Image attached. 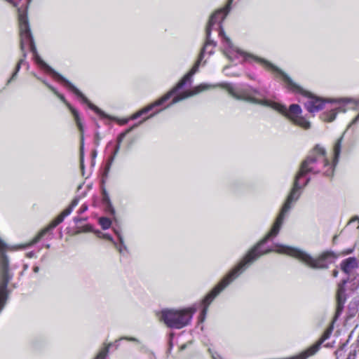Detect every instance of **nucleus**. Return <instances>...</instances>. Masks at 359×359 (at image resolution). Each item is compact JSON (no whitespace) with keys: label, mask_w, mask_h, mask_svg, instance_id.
<instances>
[{"label":"nucleus","mask_w":359,"mask_h":359,"mask_svg":"<svg viewBox=\"0 0 359 359\" xmlns=\"http://www.w3.org/2000/svg\"><path fill=\"white\" fill-rule=\"evenodd\" d=\"M343 138L344 136H341L335 142L333 147L332 160L331 161L326 156L325 148L318 144L302 162L299 170L294 177L292 188L270 231L220 279L201 301V304L203 306L201 316L203 318L208 312V306L214 299L262 255L271 252L285 254L298 259L306 266L314 269H327L330 264L334 262L337 255L332 251H325L317 257H313L308 252L299 248L288 245L276 243L272 248L266 249H264L263 245L268 241L276 237L279 233L286 215L298 201L302 190L311 180V178L306 176L307 174L316 175L322 173L327 177H332L334 175L335 166L340 156Z\"/></svg>","instance_id":"1"},{"label":"nucleus","mask_w":359,"mask_h":359,"mask_svg":"<svg viewBox=\"0 0 359 359\" xmlns=\"http://www.w3.org/2000/svg\"><path fill=\"white\" fill-rule=\"evenodd\" d=\"M217 87L225 88L232 97L237 100H245L251 103L269 107L285 116L293 124L304 129H309L311 127L310 122L302 116V110L299 104H292L287 109L282 104L267 100L266 98V90H260L249 86L234 88L227 83L217 84L201 83L195 86L191 91L176 96L165 108H168L184 99L196 95L203 91Z\"/></svg>","instance_id":"2"},{"label":"nucleus","mask_w":359,"mask_h":359,"mask_svg":"<svg viewBox=\"0 0 359 359\" xmlns=\"http://www.w3.org/2000/svg\"><path fill=\"white\" fill-rule=\"evenodd\" d=\"M233 1V0H228L226 6L224 8L218 9L210 16L205 29V43L201 49L197 61L194 65L191 70L187 74H185L184 77L170 91H168L166 94H165L154 102L137 111L130 117L131 119H136L140 117L142 115L148 113L156 107L161 106L164 102L168 101L171 97H173V100L178 95L189 92V90L180 92V90L187 85L191 84L192 76L198 72L201 62L205 55L208 54L210 55L214 53L213 50L217 43L211 38L212 31L217 32L219 36L222 38V41H224V35H225V34L222 28V22L231 10V4ZM195 87H194L191 90H189V91H191Z\"/></svg>","instance_id":"3"},{"label":"nucleus","mask_w":359,"mask_h":359,"mask_svg":"<svg viewBox=\"0 0 359 359\" xmlns=\"http://www.w3.org/2000/svg\"><path fill=\"white\" fill-rule=\"evenodd\" d=\"M18 12L20 36V49L22 54V58L18 61L14 72L7 81V84L10 83L16 78L18 73L21 68V65L25 61V58L27 57L26 50L29 48L30 51L33 53L35 62L41 69H43L47 73L52 74L55 79L62 82L70 90H72L78 97L81 99L83 103L86 104L90 109L93 110L101 118H111V117L105 114L104 111L91 103L90 100L74 85L67 80L61 74L56 72L44 61H43V60L39 57L36 52V48L34 45L33 37L29 28L27 11L21 10V8H18Z\"/></svg>","instance_id":"4"},{"label":"nucleus","mask_w":359,"mask_h":359,"mask_svg":"<svg viewBox=\"0 0 359 359\" xmlns=\"http://www.w3.org/2000/svg\"><path fill=\"white\" fill-rule=\"evenodd\" d=\"M223 46L224 54L229 60L234 62L239 60L240 57H242L245 61L252 60L260 63L266 70L270 71L275 77H283L289 85H294L292 83V79L282 69L264 58L248 53L238 48L233 46L230 39L226 35H224Z\"/></svg>","instance_id":"5"},{"label":"nucleus","mask_w":359,"mask_h":359,"mask_svg":"<svg viewBox=\"0 0 359 359\" xmlns=\"http://www.w3.org/2000/svg\"><path fill=\"white\" fill-rule=\"evenodd\" d=\"M196 309L195 306L182 309H165L157 313V317L168 327L180 330L190 323Z\"/></svg>","instance_id":"6"},{"label":"nucleus","mask_w":359,"mask_h":359,"mask_svg":"<svg viewBox=\"0 0 359 359\" xmlns=\"http://www.w3.org/2000/svg\"><path fill=\"white\" fill-rule=\"evenodd\" d=\"M276 78L280 81L285 88H286L289 91L296 94H301L308 97V100L305 102V107L310 113H316L319 111L323 108L325 104L328 102L327 100L315 96L309 92L306 91L299 85L296 83L292 79V83L294 85H291L290 86V85H289L283 77Z\"/></svg>","instance_id":"7"},{"label":"nucleus","mask_w":359,"mask_h":359,"mask_svg":"<svg viewBox=\"0 0 359 359\" xmlns=\"http://www.w3.org/2000/svg\"><path fill=\"white\" fill-rule=\"evenodd\" d=\"M72 114L74 117V119L76 122V126L80 132L81 138H80V161H81V169H83L84 168V163H83V158H84V129L83 123L81 121L80 115L79 111L76 110H73V112H72Z\"/></svg>","instance_id":"8"},{"label":"nucleus","mask_w":359,"mask_h":359,"mask_svg":"<svg viewBox=\"0 0 359 359\" xmlns=\"http://www.w3.org/2000/svg\"><path fill=\"white\" fill-rule=\"evenodd\" d=\"M332 108L321 114V118L326 122L333 121L339 112H345L346 109L342 106L341 102L334 101Z\"/></svg>","instance_id":"9"},{"label":"nucleus","mask_w":359,"mask_h":359,"mask_svg":"<svg viewBox=\"0 0 359 359\" xmlns=\"http://www.w3.org/2000/svg\"><path fill=\"white\" fill-rule=\"evenodd\" d=\"M347 283V280H343L341 283L338 285L337 292V312L341 311L344 306V304L346 301L345 294V285Z\"/></svg>","instance_id":"10"},{"label":"nucleus","mask_w":359,"mask_h":359,"mask_svg":"<svg viewBox=\"0 0 359 359\" xmlns=\"http://www.w3.org/2000/svg\"><path fill=\"white\" fill-rule=\"evenodd\" d=\"M358 266V261L355 257H348L341 263V270L347 275L351 274Z\"/></svg>","instance_id":"11"},{"label":"nucleus","mask_w":359,"mask_h":359,"mask_svg":"<svg viewBox=\"0 0 359 359\" xmlns=\"http://www.w3.org/2000/svg\"><path fill=\"white\" fill-rule=\"evenodd\" d=\"M50 90L67 107L69 111L73 112V110H76L65 99L63 95L60 93L54 87L50 88Z\"/></svg>","instance_id":"12"},{"label":"nucleus","mask_w":359,"mask_h":359,"mask_svg":"<svg viewBox=\"0 0 359 359\" xmlns=\"http://www.w3.org/2000/svg\"><path fill=\"white\" fill-rule=\"evenodd\" d=\"M114 245L115 246V248L119 252L120 254L124 255L128 252V248L125 244L123 237H120V240H118V243L114 242Z\"/></svg>","instance_id":"13"},{"label":"nucleus","mask_w":359,"mask_h":359,"mask_svg":"<svg viewBox=\"0 0 359 359\" xmlns=\"http://www.w3.org/2000/svg\"><path fill=\"white\" fill-rule=\"evenodd\" d=\"M120 147L121 146L118 145V144H116V147H115V149L112 153V154L111 155V156L109 158V160L107 163V165H106V168H105V170H106V172H108L116 158V156H117L118 153L119 152V150H120Z\"/></svg>","instance_id":"14"},{"label":"nucleus","mask_w":359,"mask_h":359,"mask_svg":"<svg viewBox=\"0 0 359 359\" xmlns=\"http://www.w3.org/2000/svg\"><path fill=\"white\" fill-rule=\"evenodd\" d=\"M99 223L103 229H108L111 224V221L107 217H100Z\"/></svg>","instance_id":"15"},{"label":"nucleus","mask_w":359,"mask_h":359,"mask_svg":"<svg viewBox=\"0 0 359 359\" xmlns=\"http://www.w3.org/2000/svg\"><path fill=\"white\" fill-rule=\"evenodd\" d=\"M109 346L103 347L99 351L95 359H105L109 352Z\"/></svg>","instance_id":"16"},{"label":"nucleus","mask_w":359,"mask_h":359,"mask_svg":"<svg viewBox=\"0 0 359 359\" xmlns=\"http://www.w3.org/2000/svg\"><path fill=\"white\" fill-rule=\"evenodd\" d=\"M161 110H158L156 111V112L153 113V114H151L149 116H148L147 117H145L142 120H141L138 123L134 125L131 128L129 129L128 131H130L133 128H135V127L140 126V124L143 123L144 121H146L147 120L154 117L156 114H157L158 113H159Z\"/></svg>","instance_id":"17"},{"label":"nucleus","mask_w":359,"mask_h":359,"mask_svg":"<svg viewBox=\"0 0 359 359\" xmlns=\"http://www.w3.org/2000/svg\"><path fill=\"white\" fill-rule=\"evenodd\" d=\"M97 236L100 238H104V239H107V240L111 241L113 244L115 242L114 240L113 239V238L111 237V236H110L108 233H102L99 231V232H97Z\"/></svg>","instance_id":"18"},{"label":"nucleus","mask_w":359,"mask_h":359,"mask_svg":"<svg viewBox=\"0 0 359 359\" xmlns=\"http://www.w3.org/2000/svg\"><path fill=\"white\" fill-rule=\"evenodd\" d=\"M102 140V137L99 132H95L94 135V143L96 147L100 145V141Z\"/></svg>","instance_id":"19"},{"label":"nucleus","mask_w":359,"mask_h":359,"mask_svg":"<svg viewBox=\"0 0 359 359\" xmlns=\"http://www.w3.org/2000/svg\"><path fill=\"white\" fill-rule=\"evenodd\" d=\"M122 339H125V340H127V341H129L136 342L137 344L140 343V340L137 339V338H135V337H121L120 339V340H122Z\"/></svg>","instance_id":"20"},{"label":"nucleus","mask_w":359,"mask_h":359,"mask_svg":"<svg viewBox=\"0 0 359 359\" xmlns=\"http://www.w3.org/2000/svg\"><path fill=\"white\" fill-rule=\"evenodd\" d=\"M92 231V227L89 225H86V226H84L83 228H82V230L81 231H79L78 233H80L81 231L83 232H88V231Z\"/></svg>","instance_id":"21"},{"label":"nucleus","mask_w":359,"mask_h":359,"mask_svg":"<svg viewBox=\"0 0 359 359\" xmlns=\"http://www.w3.org/2000/svg\"><path fill=\"white\" fill-rule=\"evenodd\" d=\"M125 133H121L118 135V138H117V144H118L121 146V144L125 137Z\"/></svg>","instance_id":"22"},{"label":"nucleus","mask_w":359,"mask_h":359,"mask_svg":"<svg viewBox=\"0 0 359 359\" xmlns=\"http://www.w3.org/2000/svg\"><path fill=\"white\" fill-rule=\"evenodd\" d=\"M36 79L39 81H41L44 85H46L48 89L50 90V88L53 87L51 85H50L46 80L41 79V78L36 76Z\"/></svg>","instance_id":"23"},{"label":"nucleus","mask_w":359,"mask_h":359,"mask_svg":"<svg viewBox=\"0 0 359 359\" xmlns=\"http://www.w3.org/2000/svg\"><path fill=\"white\" fill-rule=\"evenodd\" d=\"M114 233L116 234V236H117L118 238V240H120V237H123L121 231L119 230H117V229H114Z\"/></svg>","instance_id":"24"},{"label":"nucleus","mask_w":359,"mask_h":359,"mask_svg":"<svg viewBox=\"0 0 359 359\" xmlns=\"http://www.w3.org/2000/svg\"><path fill=\"white\" fill-rule=\"evenodd\" d=\"M353 252V248H348L344 251V255H349L351 254Z\"/></svg>","instance_id":"25"},{"label":"nucleus","mask_w":359,"mask_h":359,"mask_svg":"<svg viewBox=\"0 0 359 359\" xmlns=\"http://www.w3.org/2000/svg\"><path fill=\"white\" fill-rule=\"evenodd\" d=\"M87 210V206L86 205H82L80 209H79V212L80 213H82L83 212H85L86 210Z\"/></svg>","instance_id":"26"},{"label":"nucleus","mask_w":359,"mask_h":359,"mask_svg":"<svg viewBox=\"0 0 359 359\" xmlns=\"http://www.w3.org/2000/svg\"><path fill=\"white\" fill-rule=\"evenodd\" d=\"M355 222L359 223V217H358L355 216V217H353L351 219V220L350 221V222Z\"/></svg>","instance_id":"27"},{"label":"nucleus","mask_w":359,"mask_h":359,"mask_svg":"<svg viewBox=\"0 0 359 359\" xmlns=\"http://www.w3.org/2000/svg\"><path fill=\"white\" fill-rule=\"evenodd\" d=\"M27 257L32 258L34 257V252H29L27 254Z\"/></svg>","instance_id":"28"},{"label":"nucleus","mask_w":359,"mask_h":359,"mask_svg":"<svg viewBox=\"0 0 359 359\" xmlns=\"http://www.w3.org/2000/svg\"><path fill=\"white\" fill-rule=\"evenodd\" d=\"M83 220L82 218H80V217H74V221L75 222V223H79L80 222H81Z\"/></svg>","instance_id":"29"},{"label":"nucleus","mask_w":359,"mask_h":359,"mask_svg":"<svg viewBox=\"0 0 359 359\" xmlns=\"http://www.w3.org/2000/svg\"><path fill=\"white\" fill-rule=\"evenodd\" d=\"M33 271L34 273H38L39 271V267L37 266H35L33 267Z\"/></svg>","instance_id":"30"},{"label":"nucleus","mask_w":359,"mask_h":359,"mask_svg":"<svg viewBox=\"0 0 359 359\" xmlns=\"http://www.w3.org/2000/svg\"><path fill=\"white\" fill-rule=\"evenodd\" d=\"M338 275V271L337 270H334L333 271V276L334 277H337Z\"/></svg>","instance_id":"31"},{"label":"nucleus","mask_w":359,"mask_h":359,"mask_svg":"<svg viewBox=\"0 0 359 359\" xmlns=\"http://www.w3.org/2000/svg\"><path fill=\"white\" fill-rule=\"evenodd\" d=\"M93 158H95L97 156V151L94 150L92 154Z\"/></svg>","instance_id":"32"},{"label":"nucleus","mask_w":359,"mask_h":359,"mask_svg":"<svg viewBox=\"0 0 359 359\" xmlns=\"http://www.w3.org/2000/svg\"><path fill=\"white\" fill-rule=\"evenodd\" d=\"M50 244H46V248H50Z\"/></svg>","instance_id":"33"},{"label":"nucleus","mask_w":359,"mask_h":359,"mask_svg":"<svg viewBox=\"0 0 359 359\" xmlns=\"http://www.w3.org/2000/svg\"><path fill=\"white\" fill-rule=\"evenodd\" d=\"M348 102V100H346V99H344V100H343V102Z\"/></svg>","instance_id":"34"},{"label":"nucleus","mask_w":359,"mask_h":359,"mask_svg":"<svg viewBox=\"0 0 359 359\" xmlns=\"http://www.w3.org/2000/svg\"><path fill=\"white\" fill-rule=\"evenodd\" d=\"M32 1V0H27L28 4H29Z\"/></svg>","instance_id":"35"},{"label":"nucleus","mask_w":359,"mask_h":359,"mask_svg":"<svg viewBox=\"0 0 359 359\" xmlns=\"http://www.w3.org/2000/svg\"><path fill=\"white\" fill-rule=\"evenodd\" d=\"M334 240H337V236H335L334 237Z\"/></svg>","instance_id":"36"},{"label":"nucleus","mask_w":359,"mask_h":359,"mask_svg":"<svg viewBox=\"0 0 359 359\" xmlns=\"http://www.w3.org/2000/svg\"><path fill=\"white\" fill-rule=\"evenodd\" d=\"M27 269V265H25V269Z\"/></svg>","instance_id":"37"},{"label":"nucleus","mask_w":359,"mask_h":359,"mask_svg":"<svg viewBox=\"0 0 359 359\" xmlns=\"http://www.w3.org/2000/svg\"><path fill=\"white\" fill-rule=\"evenodd\" d=\"M185 348V346H182V349H184Z\"/></svg>","instance_id":"38"}]
</instances>
